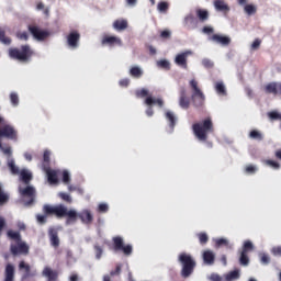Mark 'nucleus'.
<instances>
[{
  "label": "nucleus",
  "mask_w": 281,
  "mask_h": 281,
  "mask_svg": "<svg viewBox=\"0 0 281 281\" xmlns=\"http://www.w3.org/2000/svg\"><path fill=\"white\" fill-rule=\"evenodd\" d=\"M203 259L206 265H213L215 260V254L211 250H206L203 254Z\"/></svg>",
  "instance_id": "22"
},
{
  "label": "nucleus",
  "mask_w": 281,
  "mask_h": 281,
  "mask_svg": "<svg viewBox=\"0 0 281 281\" xmlns=\"http://www.w3.org/2000/svg\"><path fill=\"white\" fill-rule=\"evenodd\" d=\"M239 277H240V271L239 270H235V271H232V272L227 273L225 276V280L226 281H234V280L239 279Z\"/></svg>",
  "instance_id": "26"
},
{
  "label": "nucleus",
  "mask_w": 281,
  "mask_h": 281,
  "mask_svg": "<svg viewBox=\"0 0 281 281\" xmlns=\"http://www.w3.org/2000/svg\"><path fill=\"white\" fill-rule=\"evenodd\" d=\"M179 104L182 109H188L189 105H190V101L189 99L187 98V91L184 89L181 90L180 92V101H179Z\"/></svg>",
  "instance_id": "20"
},
{
  "label": "nucleus",
  "mask_w": 281,
  "mask_h": 281,
  "mask_svg": "<svg viewBox=\"0 0 281 281\" xmlns=\"http://www.w3.org/2000/svg\"><path fill=\"white\" fill-rule=\"evenodd\" d=\"M215 90L220 95H226V87L222 81L215 85Z\"/></svg>",
  "instance_id": "29"
},
{
  "label": "nucleus",
  "mask_w": 281,
  "mask_h": 281,
  "mask_svg": "<svg viewBox=\"0 0 281 281\" xmlns=\"http://www.w3.org/2000/svg\"><path fill=\"white\" fill-rule=\"evenodd\" d=\"M268 167H271L272 169H279L280 165L273 160H265L263 161Z\"/></svg>",
  "instance_id": "43"
},
{
  "label": "nucleus",
  "mask_w": 281,
  "mask_h": 281,
  "mask_svg": "<svg viewBox=\"0 0 281 281\" xmlns=\"http://www.w3.org/2000/svg\"><path fill=\"white\" fill-rule=\"evenodd\" d=\"M79 41H80V34L76 31H72L68 36H67V45L71 49H76L79 46Z\"/></svg>",
  "instance_id": "9"
},
{
  "label": "nucleus",
  "mask_w": 281,
  "mask_h": 281,
  "mask_svg": "<svg viewBox=\"0 0 281 281\" xmlns=\"http://www.w3.org/2000/svg\"><path fill=\"white\" fill-rule=\"evenodd\" d=\"M145 103L148 106H151L153 104H158L160 108L164 105V101L161 99H154L151 97H148L145 101Z\"/></svg>",
  "instance_id": "27"
},
{
  "label": "nucleus",
  "mask_w": 281,
  "mask_h": 281,
  "mask_svg": "<svg viewBox=\"0 0 281 281\" xmlns=\"http://www.w3.org/2000/svg\"><path fill=\"white\" fill-rule=\"evenodd\" d=\"M239 261L243 266H248L249 265V258L247 256V252L241 251Z\"/></svg>",
  "instance_id": "41"
},
{
  "label": "nucleus",
  "mask_w": 281,
  "mask_h": 281,
  "mask_svg": "<svg viewBox=\"0 0 281 281\" xmlns=\"http://www.w3.org/2000/svg\"><path fill=\"white\" fill-rule=\"evenodd\" d=\"M211 281H223V278L216 273H213L210 278Z\"/></svg>",
  "instance_id": "53"
},
{
  "label": "nucleus",
  "mask_w": 281,
  "mask_h": 281,
  "mask_svg": "<svg viewBox=\"0 0 281 281\" xmlns=\"http://www.w3.org/2000/svg\"><path fill=\"white\" fill-rule=\"evenodd\" d=\"M250 137L252 138V139H257V140H261L263 137H262V134L260 133V132H258V131H252L251 133H250Z\"/></svg>",
  "instance_id": "42"
},
{
  "label": "nucleus",
  "mask_w": 281,
  "mask_h": 281,
  "mask_svg": "<svg viewBox=\"0 0 281 281\" xmlns=\"http://www.w3.org/2000/svg\"><path fill=\"white\" fill-rule=\"evenodd\" d=\"M36 10L37 11H43L46 16L49 15V9L45 8V5L42 2H37Z\"/></svg>",
  "instance_id": "37"
},
{
  "label": "nucleus",
  "mask_w": 281,
  "mask_h": 281,
  "mask_svg": "<svg viewBox=\"0 0 281 281\" xmlns=\"http://www.w3.org/2000/svg\"><path fill=\"white\" fill-rule=\"evenodd\" d=\"M193 53L191 52V50H187V52H184V53H182V54H179L177 57H176V59H175V63L178 65V66H180V67H182V68H187L188 67V65H187V58L189 57V56H191Z\"/></svg>",
  "instance_id": "10"
},
{
  "label": "nucleus",
  "mask_w": 281,
  "mask_h": 281,
  "mask_svg": "<svg viewBox=\"0 0 281 281\" xmlns=\"http://www.w3.org/2000/svg\"><path fill=\"white\" fill-rule=\"evenodd\" d=\"M63 181L66 184H68L70 182V173L67 170H65L63 173Z\"/></svg>",
  "instance_id": "47"
},
{
  "label": "nucleus",
  "mask_w": 281,
  "mask_h": 281,
  "mask_svg": "<svg viewBox=\"0 0 281 281\" xmlns=\"http://www.w3.org/2000/svg\"><path fill=\"white\" fill-rule=\"evenodd\" d=\"M260 45H261V42H260L259 40H256V41L252 43L251 48H252L254 50H257V49L260 47Z\"/></svg>",
  "instance_id": "56"
},
{
  "label": "nucleus",
  "mask_w": 281,
  "mask_h": 281,
  "mask_svg": "<svg viewBox=\"0 0 281 281\" xmlns=\"http://www.w3.org/2000/svg\"><path fill=\"white\" fill-rule=\"evenodd\" d=\"M136 95L138 98H144V97L148 95V90H146V89L138 90V91H136Z\"/></svg>",
  "instance_id": "49"
},
{
  "label": "nucleus",
  "mask_w": 281,
  "mask_h": 281,
  "mask_svg": "<svg viewBox=\"0 0 281 281\" xmlns=\"http://www.w3.org/2000/svg\"><path fill=\"white\" fill-rule=\"evenodd\" d=\"M98 211L101 213H105L109 211V205L106 203L99 204Z\"/></svg>",
  "instance_id": "46"
},
{
  "label": "nucleus",
  "mask_w": 281,
  "mask_h": 281,
  "mask_svg": "<svg viewBox=\"0 0 281 281\" xmlns=\"http://www.w3.org/2000/svg\"><path fill=\"white\" fill-rule=\"evenodd\" d=\"M157 10L159 13H167V11L169 10V3L166 1L159 2L157 5Z\"/></svg>",
  "instance_id": "31"
},
{
  "label": "nucleus",
  "mask_w": 281,
  "mask_h": 281,
  "mask_svg": "<svg viewBox=\"0 0 281 281\" xmlns=\"http://www.w3.org/2000/svg\"><path fill=\"white\" fill-rule=\"evenodd\" d=\"M113 240H114L115 249L121 250L124 246L123 239L121 237H115Z\"/></svg>",
  "instance_id": "40"
},
{
  "label": "nucleus",
  "mask_w": 281,
  "mask_h": 281,
  "mask_svg": "<svg viewBox=\"0 0 281 281\" xmlns=\"http://www.w3.org/2000/svg\"><path fill=\"white\" fill-rule=\"evenodd\" d=\"M43 170L46 172L48 182L50 184H56L58 182V178L57 177H58V172L59 171L52 170L49 168H46L45 166H43Z\"/></svg>",
  "instance_id": "12"
},
{
  "label": "nucleus",
  "mask_w": 281,
  "mask_h": 281,
  "mask_svg": "<svg viewBox=\"0 0 281 281\" xmlns=\"http://www.w3.org/2000/svg\"><path fill=\"white\" fill-rule=\"evenodd\" d=\"M59 196L64 200V201H66V202H71L72 201V199L70 198V195L69 194H67V193H59Z\"/></svg>",
  "instance_id": "52"
},
{
  "label": "nucleus",
  "mask_w": 281,
  "mask_h": 281,
  "mask_svg": "<svg viewBox=\"0 0 281 281\" xmlns=\"http://www.w3.org/2000/svg\"><path fill=\"white\" fill-rule=\"evenodd\" d=\"M130 74L135 78H140L143 76V70L139 67H133Z\"/></svg>",
  "instance_id": "33"
},
{
  "label": "nucleus",
  "mask_w": 281,
  "mask_h": 281,
  "mask_svg": "<svg viewBox=\"0 0 281 281\" xmlns=\"http://www.w3.org/2000/svg\"><path fill=\"white\" fill-rule=\"evenodd\" d=\"M214 7L218 12L228 13L231 11V8L224 0H215Z\"/></svg>",
  "instance_id": "14"
},
{
  "label": "nucleus",
  "mask_w": 281,
  "mask_h": 281,
  "mask_svg": "<svg viewBox=\"0 0 281 281\" xmlns=\"http://www.w3.org/2000/svg\"><path fill=\"white\" fill-rule=\"evenodd\" d=\"M157 66L162 69H167V70L170 69V63L166 59L157 61Z\"/></svg>",
  "instance_id": "38"
},
{
  "label": "nucleus",
  "mask_w": 281,
  "mask_h": 281,
  "mask_svg": "<svg viewBox=\"0 0 281 281\" xmlns=\"http://www.w3.org/2000/svg\"><path fill=\"white\" fill-rule=\"evenodd\" d=\"M0 42L4 45H10L11 44V40L9 37H5V33L1 29H0Z\"/></svg>",
  "instance_id": "35"
},
{
  "label": "nucleus",
  "mask_w": 281,
  "mask_h": 281,
  "mask_svg": "<svg viewBox=\"0 0 281 281\" xmlns=\"http://www.w3.org/2000/svg\"><path fill=\"white\" fill-rule=\"evenodd\" d=\"M192 88V100L196 106H201L205 101V95L202 90L199 88V83L195 80L190 81Z\"/></svg>",
  "instance_id": "7"
},
{
  "label": "nucleus",
  "mask_w": 281,
  "mask_h": 281,
  "mask_svg": "<svg viewBox=\"0 0 281 281\" xmlns=\"http://www.w3.org/2000/svg\"><path fill=\"white\" fill-rule=\"evenodd\" d=\"M128 27V22L124 19H121V20H116L114 23H113V29L117 32H122V31H125L126 29Z\"/></svg>",
  "instance_id": "15"
},
{
  "label": "nucleus",
  "mask_w": 281,
  "mask_h": 281,
  "mask_svg": "<svg viewBox=\"0 0 281 281\" xmlns=\"http://www.w3.org/2000/svg\"><path fill=\"white\" fill-rule=\"evenodd\" d=\"M179 260L182 263V277H190L195 268V261L188 254H181Z\"/></svg>",
  "instance_id": "5"
},
{
  "label": "nucleus",
  "mask_w": 281,
  "mask_h": 281,
  "mask_svg": "<svg viewBox=\"0 0 281 281\" xmlns=\"http://www.w3.org/2000/svg\"><path fill=\"white\" fill-rule=\"evenodd\" d=\"M261 262L268 265L270 262V257L266 254H260Z\"/></svg>",
  "instance_id": "48"
},
{
  "label": "nucleus",
  "mask_w": 281,
  "mask_h": 281,
  "mask_svg": "<svg viewBox=\"0 0 281 281\" xmlns=\"http://www.w3.org/2000/svg\"><path fill=\"white\" fill-rule=\"evenodd\" d=\"M196 15L200 19V21L205 22L209 20V12L206 10H196Z\"/></svg>",
  "instance_id": "30"
},
{
  "label": "nucleus",
  "mask_w": 281,
  "mask_h": 281,
  "mask_svg": "<svg viewBox=\"0 0 281 281\" xmlns=\"http://www.w3.org/2000/svg\"><path fill=\"white\" fill-rule=\"evenodd\" d=\"M268 117H270L271 120H281V114L278 112H270L268 113Z\"/></svg>",
  "instance_id": "45"
},
{
  "label": "nucleus",
  "mask_w": 281,
  "mask_h": 281,
  "mask_svg": "<svg viewBox=\"0 0 281 281\" xmlns=\"http://www.w3.org/2000/svg\"><path fill=\"white\" fill-rule=\"evenodd\" d=\"M4 281H14V267L12 265H8L5 268Z\"/></svg>",
  "instance_id": "23"
},
{
  "label": "nucleus",
  "mask_w": 281,
  "mask_h": 281,
  "mask_svg": "<svg viewBox=\"0 0 281 281\" xmlns=\"http://www.w3.org/2000/svg\"><path fill=\"white\" fill-rule=\"evenodd\" d=\"M214 241L216 243V247H221V246H228L229 248H233V245H229V241L226 238H216L214 239Z\"/></svg>",
  "instance_id": "32"
},
{
  "label": "nucleus",
  "mask_w": 281,
  "mask_h": 281,
  "mask_svg": "<svg viewBox=\"0 0 281 281\" xmlns=\"http://www.w3.org/2000/svg\"><path fill=\"white\" fill-rule=\"evenodd\" d=\"M42 274L48 279L47 281H55L58 276L57 272L53 271L49 267H45Z\"/></svg>",
  "instance_id": "17"
},
{
  "label": "nucleus",
  "mask_w": 281,
  "mask_h": 281,
  "mask_svg": "<svg viewBox=\"0 0 281 281\" xmlns=\"http://www.w3.org/2000/svg\"><path fill=\"white\" fill-rule=\"evenodd\" d=\"M258 170V168L256 167V166H248L247 168H246V171L248 172V173H254V172H256Z\"/></svg>",
  "instance_id": "55"
},
{
  "label": "nucleus",
  "mask_w": 281,
  "mask_h": 281,
  "mask_svg": "<svg viewBox=\"0 0 281 281\" xmlns=\"http://www.w3.org/2000/svg\"><path fill=\"white\" fill-rule=\"evenodd\" d=\"M49 156H50V153L48 151V150H46L45 153H44V162H49Z\"/></svg>",
  "instance_id": "61"
},
{
  "label": "nucleus",
  "mask_w": 281,
  "mask_h": 281,
  "mask_svg": "<svg viewBox=\"0 0 281 281\" xmlns=\"http://www.w3.org/2000/svg\"><path fill=\"white\" fill-rule=\"evenodd\" d=\"M203 66L206 67V68H211L213 67V63L210 60V59H204L202 61Z\"/></svg>",
  "instance_id": "57"
},
{
  "label": "nucleus",
  "mask_w": 281,
  "mask_h": 281,
  "mask_svg": "<svg viewBox=\"0 0 281 281\" xmlns=\"http://www.w3.org/2000/svg\"><path fill=\"white\" fill-rule=\"evenodd\" d=\"M47 216L46 215H37V222L40 224H44L46 222Z\"/></svg>",
  "instance_id": "58"
},
{
  "label": "nucleus",
  "mask_w": 281,
  "mask_h": 281,
  "mask_svg": "<svg viewBox=\"0 0 281 281\" xmlns=\"http://www.w3.org/2000/svg\"><path fill=\"white\" fill-rule=\"evenodd\" d=\"M49 239H50V244L54 247H58L59 246V238H58V234L55 229H50L49 231Z\"/></svg>",
  "instance_id": "24"
},
{
  "label": "nucleus",
  "mask_w": 281,
  "mask_h": 281,
  "mask_svg": "<svg viewBox=\"0 0 281 281\" xmlns=\"http://www.w3.org/2000/svg\"><path fill=\"white\" fill-rule=\"evenodd\" d=\"M245 12L248 14V15H252L257 12V8L252 4H248L245 7Z\"/></svg>",
  "instance_id": "39"
},
{
  "label": "nucleus",
  "mask_w": 281,
  "mask_h": 281,
  "mask_svg": "<svg viewBox=\"0 0 281 281\" xmlns=\"http://www.w3.org/2000/svg\"><path fill=\"white\" fill-rule=\"evenodd\" d=\"M80 217V220L85 223V224H90L93 220L92 214L90 213V211L85 210L81 213H77V217Z\"/></svg>",
  "instance_id": "18"
},
{
  "label": "nucleus",
  "mask_w": 281,
  "mask_h": 281,
  "mask_svg": "<svg viewBox=\"0 0 281 281\" xmlns=\"http://www.w3.org/2000/svg\"><path fill=\"white\" fill-rule=\"evenodd\" d=\"M271 251H272V255H274V256H281V247L280 246L272 248Z\"/></svg>",
  "instance_id": "54"
},
{
  "label": "nucleus",
  "mask_w": 281,
  "mask_h": 281,
  "mask_svg": "<svg viewBox=\"0 0 281 281\" xmlns=\"http://www.w3.org/2000/svg\"><path fill=\"white\" fill-rule=\"evenodd\" d=\"M212 41L222 44V45H228L231 43V38L229 37H225V36H221V35H214L212 37Z\"/></svg>",
  "instance_id": "25"
},
{
  "label": "nucleus",
  "mask_w": 281,
  "mask_h": 281,
  "mask_svg": "<svg viewBox=\"0 0 281 281\" xmlns=\"http://www.w3.org/2000/svg\"><path fill=\"white\" fill-rule=\"evenodd\" d=\"M18 37L22 41H27V34L25 32L18 34Z\"/></svg>",
  "instance_id": "60"
},
{
  "label": "nucleus",
  "mask_w": 281,
  "mask_h": 281,
  "mask_svg": "<svg viewBox=\"0 0 281 281\" xmlns=\"http://www.w3.org/2000/svg\"><path fill=\"white\" fill-rule=\"evenodd\" d=\"M186 25H189L190 27L194 29L196 26V20L192 14H189L184 19Z\"/></svg>",
  "instance_id": "28"
},
{
  "label": "nucleus",
  "mask_w": 281,
  "mask_h": 281,
  "mask_svg": "<svg viewBox=\"0 0 281 281\" xmlns=\"http://www.w3.org/2000/svg\"><path fill=\"white\" fill-rule=\"evenodd\" d=\"M254 249V244L250 240H247L244 243L243 251L245 254H248V251Z\"/></svg>",
  "instance_id": "36"
},
{
  "label": "nucleus",
  "mask_w": 281,
  "mask_h": 281,
  "mask_svg": "<svg viewBox=\"0 0 281 281\" xmlns=\"http://www.w3.org/2000/svg\"><path fill=\"white\" fill-rule=\"evenodd\" d=\"M132 249H133V247L131 245H127V246H123V248L120 250H123L125 255H131Z\"/></svg>",
  "instance_id": "50"
},
{
  "label": "nucleus",
  "mask_w": 281,
  "mask_h": 281,
  "mask_svg": "<svg viewBox=\"0 0 281 281\" xmlns=\"http://www.w3.org/2000/svg\"><path fill=\"white\" fill-rule=\"evenodd\" d=\"M29 30L37 41H43L48 36L47 32L40 30L37 26H30Z\"/></svg>",
  "instance_id": "11"
},
{
  "label": "nucleus",
  "mask_w": 281,
  "mask_h": 281,
  "mask_svg": "<svg viewBox=\"0 0 281 281\" xmlns=\"http://www.w3.org/2000/svg\"><path fill=\"white\" fill-rule=\"evenodd\" d=\"M170 35H171V33H170L169 31H164V32L161 33V37H164V38H169Z\"/></svg>",
  "instance_id": "63"
},
{
  "label": "nucleus",
  "mask_w": 281,
  "mask_h": 281,
  "mask_svg": "<svg viewBox=\"0 0 281 281\" xmlns=\"http://www.w3.org/2000/svg\"><path fill=\"white\" fill-rule=\"evenodd\" d=\"M102 44L108 45V46H115V45L121 46L122 41L119 37H115V36H104L103 40H102Z\"/></svg>",
  "instance_id": "13"
},
{
  "label": "nucleus",
  "mask_w": 281,
  "mask_h": 281,
  "mask_svg": "<svg viewBox=\"0 0 281 281\" xmlns=\"http://www.w3.org/2000/svg\"><path fill=\"white\" fill-rule=\"evenodd\" d=\"M44 212L46 214H55L58 217L68 216V220L66 222L67 225L75 223L77 220V212L75 210L68 211L67 207L64 205H57V206L45 205Z\"/></svg>",
  "instance_id": "2"
},
{
  "label": "nucleus",
  "mask_w": 281,
  "mask_h": 281,
  "mask_svg": "<svg viewBox=\"0 0 281 281\" xmlns=\"http://www.w3.org/2000/svg\"><path fill=\"white\" fill-rule=\"evenodd\" d=\"M7 137L10 139H14L16 137V132L11 125H8L2 117H0V138ZM0 149L7 155V164L12 175H20V179L25 183L29 184L32 180V172L30 170L23 169L20 171L19 167L15 165V161L12 157V149L10 147L3 148L1 146L0 139Z\"/></svg>",
  "instance_id": "1"
},
{
  "label": "nucleus",
  "mask_w": 281,
  "mask_h": 281,
  "mask_svg": "<svg viewBox=\"0 0 281 281\" xmlns=\"http://www.w3.org/2000/svg\"><path fill=\"white\" fill-rule=\"evenodd\" d=\"M126 3L130 5V7H135L137 4V0H126Z\"/></svg>",
  "instance_id": "64"
},
{
  "label": "nucleus",
  "mask_w": 281,
  "mask_h": 281,
  "mask_svg": "<svg viewBox=\"0 0 281 281\" xmlns=\"http://www.w3.org/2000/svg\"><path fill=\"white\" fill-rule=\"evenodd\" d=\"M19 267L21 270H24V278L34 277L37 273L36 270L31 271V267L26 265L24 261H22Z\"/></svg>",
  "instance_id": "16"
},
{
  "label": "nucleus",
  "mask_w": 281,
  "mask_h": 281,
  "mask_svg": "<svg viewBox=\"0 0 281 281\" xmlns=\"http://www.w3.org/2000/svg\"><path fill=\"white\" fill-rule=\"evenodd\" d=\"M207 240H209V237H207L206 234H201V235H200V241H201L202 244H205Z\"/></svg>",
  "instance_id": "59"
},
{
  "label": "nucleus",
  "mask_w": 281,
  "mask_h": 281,
  "mask_svg": "<svg viewBox=\"0 0 281 281\" xmlns=\"http://www.w3.org/2000/svg\"><path fill=\"white\" fill-rule=\"evenodd\" d=\"M266 92L273 94L281 93V83L272 82L266 86Z\"/></svg>",
  "instance_id": "19"
},
{
  "label": "nucleus",
  "mask_w": 281,
  "mask_h": 281,
  "mask_svg": "<svg viewBox=\"0 0 281 281\" xmlns=\"http://www.w3.org/2000/svg\"><path fill=\"white\" fill-rule=\"evenodd\" d=\"M94 249H95V257H97V259H100L102 254H103L102 248L99 247V246H94Z\"/></svg>",
  "instance_id": "51"
},
{
  "label": "nucleus",
  "mask_w": 281,
  "mask_h": 281,
  "mask_svg": "<svg viewBox=\"0 0 281 281\" xmlns=\"http://www.w3.org/2000/svg\"><path fill=\"white\" fill-rule=\"evenodd\" d=\"M193 131H194L195 136L201 142H205L207 139V134L213 132V124H212L211 119H207L202 123L194 124Z\"/></svg>",
  "instance_id": "4"
},
{
  "label": "nucleus",
  "mask_w": 281,
  "mask_h": 281,
  "mask_svg": "<svg viewBox=\"0 0 281 281\" xmlns=\"http://www.w3.org/2000/svg\"><path fill=\"white\" fill-rule=\"evenodd\" d=\"M8 236L13 239L11 244V252L16 255H26L29 254V246L21 240V236L18 232H8Z\"/></svg>",
  "instance_id": "3"
},
{
  "label": "nucleus",
  "mask_w": 281,
  "mask_h": 281,
  "mask_svg": "<svg viewBox=\"0 0 281 281\" xmlns=\"http://www.w3.org/2000/svg\"><path fill=\"white\" fill-rule=\"evenodd\" d=\"M9 200V195L2 190V184L0 183V205L4 204Z\"/></svg>",
  "instance_id": "34"
},
{
  "label": "nucleus",
  "mask_w": 281,
  "mask_h": 281,
  "mask_svg": "<svg viewBox=\"0 0 281 281\" xmlns=\"http://www.w3.org/2000/svg\"><path fill=\"white\" fill-rule=\"evenodd\" d=\"M166 120L169 122V126H170L171 132H172V130H173V127L176 126L177 121H178L177 116L175 115L173 112L168 111V112L166 113Z\"/></svg>",
  "instance_id": "21"
},
{
  "label": "nucleus",
  "mask_w": 281,
  "mask_h": 281,
  "mask_svg": "<svg viewBox=\"0 0 281 281\" xmlns=\"http://www.w3.org/2000/svg\"><path fill=\"white\" fill-rule=\"evenodd\" d=\"M128 83H130V80H128V79H123V80L120 81V86H121V87H127Z\"/></svg>",
  "instance_id": "62"
},
{
  "label": "nucleus",
  "mask_w": 281,
  "mask_h": 281,
  "mask_svg": "<svg viewBox=\"0 0 281 281\" xmlns=\"http://www.w3.org/2000/svg\"><path fill=\"white\" fill-rule=\"evenodd\" d=\"M33 52L30 49L29 46H23L21 50L16 48H11L9 50V56L12 59H18L20 61H26L31 56Z\"/></svg>",
  "instance_id": "6"
},
{
  "label": "nucleus",
  "mask_w": 281,
  "mask_h": 281,
  "mask_svg": "<svg viewBox=\"0 0 281 281\" xmlns=\"http://www.w3.org/2000/svg\"><path fill=\"white\" fill-rule=\"evenodd\" d=\"M11 103L13 106H16L19 104V97L16 93H11L10 95Z\"/></svg>",
  "instance_id": "44"
},
{
  "label": "nucleus",
  "mask_w": 281,
  "mask_h": 281,
  "mask_svg": "<svg viewBox=\"0 0 281 281\" xmlns=\"http://www.w3.org/2000/svg\"><path fill=\"white\" fill-rule=\"evenodd\" d=\"M20 194L23 199V203L25 206H30L35 199V189L31 186L26 187V188H19Z\"/></svg>",
  "instance_id": "8"
}]
</instances>
